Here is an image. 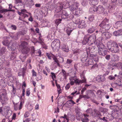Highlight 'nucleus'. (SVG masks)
<instances>
[{
  "label": "nucleus",
  "instance_id": "obj_57",
  "mask_svg": "<svg viewBox=\"0 0 122 122\" xmlns=\"http://www.w3.org/2000/svg\"><path fill=\"white\" fill-rule=\"evenodd\" d=\"M113 35L115 36H119L118 30L115 31L113 33Z\"/></svg>",
  "mask_w": 122,
  "mask_h": 122
},
{
  "label": "nucleus",
  "instance_id": "obj_28",
  "mask_svg": "<svg viewBox=\"0 0 122 122\" xmlns=\"http://www.w3.org/2000/svg\"><path fill=\"white\" fill-rule=\"evenodd\" d=\"M35 48L34 46L31 47V55L32 57H35L36 56V55L35 54Z\"/></svg>",
  "mask_w": 122,
  "mask_h": 122
},
{
  "label": "nucleus",
  "instance_id": "obj_39",
  "mask_svg": "<svg viewBox=\"0 0 122 122\" xmlns=\"http://www.w3.org/2000/svg\"><path fill=\"white\" fill-rule=\"evenodd\" d=\"M112 57L113 61H118V60L119 57L117 55H115L113 56Z\"/></svg>",
  "mask_w": 122,
  "mask_h": 122
},
{
  "label": "nucleus",
  "instance_id": "obj_3",
  "mask_svg": "<svg viewBox=\"0 0 122 122\" xmlns=\"http://www.w3.org/2000/svg\"><path fill=\"white\" fill-rule=\"evenodd\" d=\"M6 49L5 47H2L0 50V60L1 61V62L2 64L3 63L5 65H7L8 64L7 63L8 61H5V57L3 54L6 53L7 52Z\"/></svg>",
  "mask_w": 122,
  "mask_h": 122
},
{
  "label": "nucleus",
  "instance_id": "obj_29",
  "mask_svg": "<svg viewBox=\"0 0 122 122\" xmlns=\"http://www.w3.org/2000/svg\"><path fill=\"white\" fill-rule=\"evenodd\" d=\"M16 56V54L14 51H12L11 52L10 58L11 60L14 59Z\"/></svg>",
  "mask_w": 122,
  "mask_h": 122
},
{
  "label": "nucleus",
  "instance_id": "obj_4",
  "mask_svg": "<svg viewBox=\"0 0 122 122\" xmlns=\"http://www.w3.org/2000/svg\"><path fill=\"white\" fill-rule=\"evenodd\" d=\"M27 44V43L26 42H23L20 46L21 52L23 54H27L30 51V48L26 46Z\"/></svg>",
  "mask_w": 122,
  "mask_h": 122
},
{
  "label": "nucleus",
  "instance_id": "obj_49",
  "mask_svg": "<svg viewBox=\"0 0 122 122\" xmlns=\"http://www.w3.org/2000/svg\"><path fill=\"white\" fill-rule=\"evenodd\" d=\"M61 19H57L55 23L57 25H58L59 24L61 23Z\"/></svg>",
  "mask_w": 122,
  "mask_h": 122
},
{
  "label": "nucleus",
  "instance_id": "obj_42",
  "mask_svg": "<svg viewBox=\"0 0 122 122\" xmlns=\"http://www.w3.org/2000/svg\"><path fill=\"white\" fill-rule=\"evenodd\" d=\"M72 60L68 59L67 60L66 63V64H68L70 65H71L72 64Z\"/></svg>",
  "mask_w": 122,
  "mask_h": 122
},
{
  "label": "nucleus",
  "instance_id": "obj_40",
  "mask_svg": "<svg viewBox=\"0 0 122 122\" xmlns=\"http://www.w3.org/2000/svg\"><path fill=\"white\" fill-rule=\"evenodd\" d=\"M20 58L22 61V62H24L25 61V60L26 58V57L25 56H23V55H21L20 56Z\"/></svg>",
  "mask_w": 122,
  "mask_h": 122
},
{
  "label": "nucleus",
  "instance_id": "obj_33",
  "mask_svg": "<svg viewBox=\"0 0 122 122\" xmlns=\"http://www.w3.org/2000/svg\"><path fill=\"white\" fill-rule=\"evenodd\" d=\"M115 7L114 5L110 6L108 7V9L109 11L111 12H113L115 9Z\"/></svg>",
  "mask_w": 122,
  "mask_h": 122
},
{
  "label": "nucleus",
  "instance_id": "obj_15",
  "mask_svg": "<svg viewBox=\"0 0 122 122\" xmlns=\"http://www.w3.org/2000/svg\"><path fill=\"white\" fill-rule=\"evenodd\" d=\"M105 80V77L102 76H98L96 78L97 81L100 82H103Z\"/></svg>",
  "mask_w": 122,
  "mask_h": 122
},
{
  "label": "nucleus",
  "instance_id": "obj_37",
  "mask_svg": "<svg viewBox=\"0 0 122 122\" xmlns=\"http://www.w3.org/2000/svg\"><path fill=\"white\" fill-rule=\"evenodd\" d=\"M0 85L3 87L5 85V83L4 80L2 79L0 80Z\"/></svg>",
  "mask_w": 122,
  "mask_h": 122
},
{
  "label": "nucleus",
  "instance_id": "obj_34",
  "mask_svg": "<svg viewBox=\"0 0 122 122\" xmlns=\"http://www.w3.org/2000/svg\"><path fill=\"white\" fill-rule=\"evenodd\" d=\"M95 30V28L92 26L88 30V33H92Z\"/></svg>",
  "mask_w": 122,
  "mask_h": 122
},
{
  "label": "nucleus",
  "instance_id": "obj_24",
  "mask_svg": "<svg viewBox=\"0 0 122 122\" xmlns=\"http://www.w3.org/2000/svg\"><path fill=\"white\" fill-rule=\"evenodd\" d=\"M4 71L5 72V74L7 75H11V69L10 68L6 69V68H5Z\"/></svg>",
  "mask_w": 122,
  "mask_h": 122
},
{
  "label": "nucleus",
  "instance_id": "obj_31",
  "mask_svg": "<svg viewBox=\"0 0 122 122\" xmlns=\"http://www.w3.org/2000/svg\"><path fill=\"white\" fill-rule=\"evenodd\" d=\"M103 35H104L105 37L107 38H110L111 36V34L107 32L105 33Z\"/></svg>",
  "mask_w": 122,
  "mask_h": 122
},
{
  "label": "nucleus",
  "instance_id": "obj_5",
  "mask_svg": "<svg viewBox=\"0 0 122 122\" xmlns=\"http://www.w3.org/2000/svg\"><path fill=\"white\" fill-rule=\"evenodd\" d=\"M4 91L3 92L0 93V101L2 104H3L8 100V99L6 95L5 90L4 89L1 90V91Z\"/></svg>",
  "mask_w": 122,
  "mask_h": 122
},
{
  "label": "nucleus",
  "instance_id": "obj_45",
  "mask_svg": "<svg viewBox=\"0 0 122 122\" xmlns=\"http://www.w3.org/2000/svg\"><path fill=\"white\" fill-rule=\"evenodd\" d=\"M95 50V48L94 47L92 46L91 48L90 47H88L87 49H86V51L87 52V53L88 52H90L92 50Z\"/></svg>",
  "mask_w": 122,
  "mask_h": 122
},
{
  "label": "nucleus",
  "instance_id": "obj_32",
  "mask_svg": "<svg viewBox=\"0 0 122 122\" xmlns=\"http://www.w3.org/2000/svg\"><path fill=\"white\" fill-rule=\"evenodd\" d=\"M96 7H92L90 9L89 11L92 13H96Z\"/></svg>",
  "mask_w": 122,
  "mask_h": 122
},
{
  "label": "nucleus",
  "instance_id": "obj_55",
  "mask_svg": "<svg viewBox=\"0 0 122 122\" xmlns=\"http://www.w3.org/2000/svg\"><path fill=\"white\" fill-rule=\"evenodd\" d=\"M111 57V56L110 55H106L105 56V58L106 59L108 60H109Z\"/></svg>",
  "mask_w": 122,
  "mask_h": 122
},
{
  "label": "nucleus",
  "instance_id": "obj_62",
  "mask_svg": "<svg viewBox=\"0 0 122 122\" xmlns=\"http://www.w3.org/2000/svg\"><path fill=\"white\" fill-rule=\"evenodd\" d=\"M39 39L40 40V41H37V42H38V43H42L43 41V39L40 38V37H39Z\"/></svg>",
  "mask_w": 122,
  "mask_h": 122
},
{
  "label": "nucleus",
  "instance_id": "obj_61",
  "mask_svg": "<svg viewBox=\"0 0 122 122\" xmlns=\"http://www.w3.org/2000/svg\"><path fill=\"white\" fill-rule=\"evenodd\" d=\"M86 95H80L79 96V98L81 99L82 98H86Z\"/></svg>",
  "mask_w": 122,
  "mask_h": 122
},
{
  "label": "nucleus",
  "instance_id": "obj_18",
  "mask_svg": "<svg viewBox=\"0 0 122 122\" xmlns=\"http://www.w3.org/2000/svg\"><path fill=\"white\" fill-rule=\"evenodd\" d=\"M86 26V25L84 20H82L80 21L79 25L78 28L80 29L85 28Z\"/></svg>",
  "mask_w": 122,
  "mask_h": 122
},
{
  "label": "nucleus",
  "instance_id": "obj_6",
  "mask_svg": "<svg viewBox=\"0 0 122 122\" xmlns=\"http://www.w3.org/2000/svg\"><path fill=\"white\" fill-rule=\"evenodd\" d=\"M98 49V53L101 56H104L106 55L107 51L104 48L103 45L100 44L97 46Z\"/></svg>",
  "mask_w": 122,
  "mask_h": 122
},
{
  "label": "nucleus",
  "instance_id": "obj_9",
  "mask_svg": "<svg viewBox=\"0 0 122 122\" xmlns=\"http://www.w3.org/2000/svg\"><path fill=\"white\" fill-rule=\"evenodd\" d=\"M86 95L87 99H88L92 97H94L95 96L94 93L91 90L87 91L86 92Z\"/></svg>",
  "mask_w": 122,
  "mask_h": 122
},
{
  "label": "nucleus",
  "instance_id": "obj_12",
  "mask_svg": "<svg viewBox=\"0 0 122 122\" xmlns=\"http://www.w3.org/2000/svg\"><path fill=\"white\" fill-rule=\"evenodd\" d=\"M7 46L8 49L10 51H14L16 49L15 44L11 42H10Z\"/></svg>",
  "mask_w": 122,
  "mask_h": 122
},
{
  "label": "nucleus",
  "instance_id": "obj_21",
  "mask_svg": "<svg viewBox=\"0 0 122 122\" xmlns=\"http://www.w3.org/2000/svg\"><path fill=\"white\" fill-rule=\"evenodd\" d=\"M88 42L89 43L88 36H85L82 42V43L83 45H85Z\"/></svg>",
  "mask_w": 122,
  "mask_h": 122
},
{
  "label": "nucleus",
  "instance_id": "obj_52",
  "mask_svg": "<svg viewBox=\"0 0 122 122\" xmlns=\"http://www.w3.org/2000/svg\"><path fill=\"white\" fill-rule=\"evenodd\" d=\"M9 41L7 40L4 41H3L2 43L3 44L4 46H6L7 45Z\"/></svg>",
  "mask_w": 122,
  "mask_h": 122
},
{
  "label": "nucleus",
  "instance_id": "obj_59",
  "mask_svg": "<svg viewBox=\"0 0 122 122\" xmlns=\"http://www.w3.org/2000/svg\"><path fill=\"white\" fill-rule=\"evenodd\" d=\"M92 111V109L91 108L88 109L86 111V112L87 113H90Z\"/></svg>",
  "mask_w": 122,
  "mask_h": 122
},
{
  "label": "nucleus",
  "instance_id": "obj_58",
  "mask_svg": "<svg viewBox=\"0 0 122 122\" xmlns=\"http://www.w3.org/2000/svg\"><path fill=\"white\" fill-rule=\"evenodd\" d=\"M87 60V58L86 57H82V58L81 59V61L83 62H84L86 61Z\"/></svg>",
  "mask_w": 122,
  "mask_h": 122
},
{
  "label": "nucleus",
  "instance_id": "obj_51",
  "mask_svg": "<svg viewBox=\"0 0 122 122\" xmlns=\"http://www.w3.org/2000/svg\"><path fill=\"white\" fill-rule=\"evenodd\" d=\"M71 31L72 30L70 29H68L66 30V32L68 36L70 35Z\"/></svg>",
  "mask_w": 122,
  "mask_h": 122
},
{
  "label": "nucleus",
  "instance_id": "obj_22",
  "mask_svg": "<svg viewBox=\"0 0 122 122\" xmlns=\"http://www.w3.org/2000/svg\"><path fill=\"white\" fill-rule=\"evenodd\" d=\"M62 48V50L65 52H67L69 51L68 47L66 45L63 44Z\"/></svg>",
  "mask_w": 122,
  "mask_h": 122
},
{
  "label": "nucleus",
  "instance_id": "obj_11",
  "mask_svg": "<svg viewBox=\"0 0 122 122\" xmlns=\"http://www.w3.org/2000/svg\"><path fill=\"white\" fill-rule=\"evenodd\" d=\"M96 13L98 14L102 13L105 10L103 7L101 5L96 7Z\"/></svg>",
  "mask_w": 122,
  "mask_h": 122
},
{
  "label": "nucleus",
  "instance_id": "obj_35",
  "mask_svg": "<svg viewBox=\"0 0 122 122\" xmlns=\"http://www.w3.org/2000/svg\"><path fill=\"white\" fill-rule=\"evenodd\" d=\"M33 0H24V2H25L26 4H30L33 3Z\"/></svg>",
  "mask_w": 122,
  "mask_h": 122
},
{
  "label": "nucleus",
  "instance_id": "obj_19",
  "mask_svg": "<svg viewBox=\"0 0 122 122\" xmlns=\"http://www.w3.org/2000/svg\"><path fill=\"white\" fill-rule=\"evenodd\" d=\"M82 9L81 8H80L79 9H77L75 12V14L76 16H79L82 13Z\"/></svg>",
  "mask_w": 122,
  "mask_h": 122
},
{
  "label": "nucleus",
  "instance_id": "obj_47",
  "mask_svg": "<svg viewBox=\"0 0 122 122\" xmlns=\"http://www.w3.org/2000/svg\"><path fill=\"white\" fill-rule=\"evenodd\" d=\"M88 0H83V2H82L81 4L83 6H85L88 4Z\"/></svg>",
  "mask_w": 122,
  "mask_h": 122
},
{
  "label": "nucleus",
  "instance_id": "obj_36",
  "mask_svg": "<svg viewBox=\"0 0 122 122\" xmlns=\"http://www.w3.org/2000/svg\"><path fill=\"white\" fill-rule=\"evenodd\" d=\"M67 103L68 104H70L71 106H73L74 104H75L76 103L72 100H68Z\"/></svg>",
  "mask_w": 122,
  "mask_h": 122
},
{
  "label": "nucleus",
  "instance_id": "obj_23",
  "mask_svg": "<svg viewBox=\"0 0 122 122\" xmlns=\"http://www.w3.org/2000/svg\"><path fill=\"white\" fill-rule=\"evenodd\" d=\"M98 2V0H91L89 3L91 5H96L97 4Z\"/></svg>",
  "mask_w": 122,
  "mask_h": 122
},
{
  "label": "nucleus",
  "instance_id": "obj_54",
  "mask_svg": "<svg viewBox=\"0 0 122 122\" xmlns=\"http://www.w3.org/2000/svg\"><path fill=\"white\" fill-rule=\"evenodd\" d=\"M10 28L13 30H16L17 29V27L15 25H11Z\"/></svg>",
  "mask_w": 122,
  "mask_h": 122
},
{
  "label": "nucleus",
  "instance_id": "obj_16",
  "mask_svg": "<svg viewBox=\"0 0 122 122\" xmlns=\"http://www.w3.org/2000/svg\"><path fill=\"white\" fill-rule=\"evenodd\" d=\"M89 43L91 42V44L94 42L96 40V36L95 35H92L90 36H88Z\"/></svg>",
  "mask_w": 122,
  "mask_h": 122
},
{
  "label": "nucleus",
  "instance_id": "obj_46",
  "mask_svg": "<svg viewBox=\"0 0 122 122\" xmlns=\"http://www.w3.org/2000/svg\"><path fill=\"white\" fill-rule=\"evenodd\" d=\"M115 65L118 68H120V67L122 68V63L120 62L116 64Z\"/></svg>",
  "mask_w": 122,
  "mask_h": 122
},
{
  "label": "nucleus",
  "instance_id": "obj_38",
  "mask_svg": "<svg viewBox=\"0 0 122 122\" xmlns=\"http://www.w3.org/2000/svg\"><path fill=\"white\" fill-rule=\"evenodd\" d=\"M56 84L57 88V91L58 92L59 94L61 92V89L60 88V86L56 82Z\"/></svg>",
  "mask_w": 122,
  "mask_h": 122
},
{
  "label": "nucleus",
  "instance_id": "obj_44",
  "mask_svg": "<svg viewBox=\"0 0 122 122\" xmlns=\"http://www.w3.org/2000/svg\"><path fill=\"white\" fill-rule=\"evenodd\" d=\"M12 10H8L7 9H3L0 10V12L1 13H4L5 12L9 11H10Z\"/></svg>",
  "mask_w": 122,
  "mask_h": 122
},
{
  "label": "nucleus",
  "instance_id": "obj_20",
  "mask_svg": "<svg viewBox=\"0 0 122 122\" xmlns=\"http://www.w3.org/2000/svg\"><path fill=\"white\" fill-rule=\"evenodd\" d=\"M84 117L82 119L81 121L83 122H88L89 119L87 117H88L89 116L87 114H84Z\"/></svg>",
  "mask_w": 122,
  "mask_h": 122
},
{
  "label": "nucleus",
  "instance_id": "obj_8",
  "mask_svg": "<svg viewBox=\"0 0 122 122\" xmlns=\"http://www.w3.org/2000/svg\"><path fill=\"white\" fill-rule=\"evenodd\" d=\"M59 41L58 39H55L51 43V46L53 50H55L57 49L59 46Z\"/></svg>",
  "mask_w": 122,
  "mask_h": 122
},
{
  "label": "nucleus",
  "instance_id": "obj_30",
  "mask_svg": "<svg viewBox=\"0 0 122 122\" xmlns=\"http://www.w3.org/2000/svg\"><path fill=\"white\" fill-rule=\"evenodd\" d=\"M88 19L90 22H93L95 20V16L93 15L90 16L88 17Z\"/></svg>",
  "mask_w": 122,
  "mask_h": 122
},
{
  "label": "nucleus",
  "instance_id": "obj_25",
  "mask_svg": "<svg viewBox=\"0 0 122 122\" xmlns=\"http://www.w3.org/2000/svg\"><path fill=\"white\" fill-rule=\"evenodd\" d=\"M53 59L54 61L52 62V64H54L56 63L58 66H60V65L59 63V61L57 59V58L56 57H54L53 58Z\"/></svg>",
  "mask_w": 122,
  "mask_h": 122
},
{
  "label": "nucleus",
  "instance_id": "obj_27",
  "mask_svg": "<svg viewBox=\"0 0 122 122\" xmlns=\"http://www.w3.org/2000/svg\"><path fill=\"white\" fill-rule=\"evenodd\" d=\"M93 64V60L91 59H89L88 61L86 62L85 64V66H88L89 65H92Z\"/></svg>",
  "mask_w": 122,
  "mask_h": 122
},
{
  "label": "nucleus",
  "instance_id": "obj_63",
  "mask_svg": "<svg viewBox=\"0 0 122 122\" xmlns=\"http://www.w3.org/2000/svg\"><path fill=\"white\" fill-rule=\"evenodd\" d=\"M119 36L122 35V30H118Z\"/></svg>",
  "mask_w": 122,
  "mask_h": 122
},
{
  "label": "nucleus",
  "instance_id": "obj_26",
  "mask_svg": "<svg viewBox=\"0 0 122 122\" xmlns=\"http://www.w3.org/2000/svg\"><path fill=\"white\" fill-rule=\"evenodd\" d=\"M62 3V4H63V6L64 9H65L69 7L70 3H69L68 1L67 2H64Z\"/></svg>",
  "mask_w": 122,
  "mask_h": 122
},
{
  "label": "nucleus",
  "instance_id": "obj_10",
  "mask_svg": "<svg viewBox=\"0 0 122 122\" xmlns=\"http://www.w3.org/2000/svg\"><path fill=\"white\" fill-rule=\"evenodd\" d=\"M63 4L61 2H59L56 4L57 6L56 8V11L57 12H59L63 8H64L63 7Z\"/></svg>",
  "mask_w": 122,
  "mask_h": 122
},
{
  "label": "nucleus",
  "instance_id": "obj_14",
  "mask_svg": "<svg viewBox=\"0 0 122 122\" xmlns=\"http://www.w3.org/2000/svg\"><path fill=\"white\" fill-rule=\"evenodd\" d=\"M78 3H75L70 6L69 7V8L70 10L72 11H73L77 9L78 8Z\"/></svg>",
  "mask_w": 122,
  "mask_h": 122
},
{
  "label": "nucleus",
  "instance_id": "obj_56",
  "mask_svg": "<svg viewBox=\"0 0 122 122\" xmlns=\"http://www.w3.org/2000/svg\"><path fill=\"white\" fill-rule=\"evenodd\" d=\"M29 115V113L28 112H26L24 115V117H28Z\"/></svg>",
  "mask_w": 122,
  "mask_h": 122
},
{
  "label": "nucleus",
  "instance_id": "obj_7",
  "mask_svg": "<svg viewBox=\"0 0 122 122\" xmlns=\"http://www.w3.org/2000/svg\"><path fill=\"white\" fill-rule=\"evenodd\" d=\"M69 79L70 81H74L75 82L76 84L77 85H79L80 84L83 83L85 81V80H80L77 78L76 76H71L69 78Z\"/></svg>",
  "mask_w": 122,
  "mask_h": 122
},
{
  "label": "nucleus",
  "instance_id": "obj_48",
  "mask_svg": "<svg viewBox=\"0 0 122 122\" xmlns=\"http://www.w3.org/2000/svg\"><path fill=\"white\" fill-rule=\"evenodd\" d=\"M36 56H41V52L40 50H38L37 52H36Z\"/></svg>",
  "mask_w": 122,
  "mask_h": 122
},
{
  "label": "nucleus",
  "instance_id": "obj_2",
  "mask_svg": "<svg viewBox=\"0 0 122 122\" xmlns=\"http://www.w3.org/2000/svg\"><path fill=\"white\" fill-rule=\"evenodd\" d=\"M108 21V20L107 19H105L99 25V26L101 27L99 32L103 34V35L109 30L111 27V25L109 24Z\"/></svg>",
  "mask_w": 122,
  "mask_h": 122
},
{
  "label": "nucleus",
  "instance_id": "obj_53",
  "mask_svg": "<svg viewBox=\"0 0 122 122\" xmlns=\"http://www.w3.org/2000/svg\"><path fill=\"white\" fill-rule=\"evenodd\" d=\"M51 76L52 77V79H53V80L54 81V78H56V76L55 74L53 72H51Z\"/></svg>",
  "mask_w": 122,
  "mask_h": 122
},
{
  "label": "nucleus",
  "instance_id": "obj_1",
  "mask_svg": "<svg viewBox=\"0 0 122 122\" xmlns=\"http://www.w3.org/2000/svg\"><path fill=\"white\" fill-rule=\"evenodd\" d=\"M107 49L112 52L118 53L119 51V47L116 43L110 40L107 43Z\"/></svg>",
  "mask_w": 122,
  "mask_h": 122
},
{
  "label": "nucleus",
  "instance_id": "obj_64",
  "mask_svg": "<svg viewBox=\"0 0 122 122\" xmlns=\"http://www.w3.org/2000/svg\"><path fill=\"white\" fill-rule=\"evenodd\" d=\"M86 88L85 87H83L81 91V94H83L84 91L86 90Z\"/></svg>",
  "mask_w": 122,
  "mask_h": 122
},
{
  "label": "nucleus",
  "instance_id": "obj_43",
  "mask_svg": "<svg viewBox=\"0 0 122 122\" xmlns=\"http://www.w3.org/2000/svg\"><path fill=\"white\" fill-rule=\"evenodd\" d=\"M101 114L99 111L97 113H94L93 116L95 117L101 116Z\"/></svg>",
  "mask_w": 122,
  "mask_h": 122
},
{
  "label": "nucleus",
  "instance_id": "obj_41",
  "mask_svg": "<svg viewBox=\"0 0 122 122\" xmlns=\"http://www.w3.org/2000/svg\"><path fill=\"white\" fill-rule=\"evenodd\" d=\"M80 76L81 79H82V80H85V81L83 83H85L86 82V79L84 76V73L83 72L81 73L80 74Z\"/></svg>",
  "mask_w": 122,
  "mask_h": 122
},
{
  "label": "nucleus",
  "instance_id": "obj_60",
  "mask_svg": "<svg viewBox=\"0 0 122 122\" xmlns=\"http://www.w3.org/2000/svg\"><path fill=\"white\" fill-rule=\"evenodd\" d=\"M70 87V83H68L66 85L65 88L66 90H68L69 88Z\"/></svg>",
  "mask_w": 122,
  "mask_h": 122
},
{
  "label": "nucleus",
  "instance_id": "obj_13",
  "mask_svg": "<svg viewBox=\"0 0 122 122\" xmlns=\"http://www.w3.org/2000/svg\"><path fill=\"white\" fill-rule=\"evenodd\" d=\"M69 14L65 10H62V12L61 18L63 19H66L68 18Z\"/></svg>",
  "mask_w": 122,
  "mask_h": 122
},
{
  "label": "nucleus",
  "instance_id": "obj_17",
  "mask_svg": "<svg viewBox=\"0 0 122 122\" xmlns=\"http://www.w3.org/2000/svg\"><path fill=\"white\" fill-rule=\"evenodd\" d=\"M25 72L26 70L25 68H22L19 71L18 73V75L19 76H22L23 77L24 76Z\"/></svg>",
  "mask_w": 122,
  "mask_h": 122
},
{
  "label": "nucleus",
  "instance_id": "obj_50",
  "mask_svg": "<svg viewBox=\"0 0 122 122\" xmlns=\"http://www.w3.org/2000/svg\"><path fill=\"white\" fill-rule=\"evenodd\" d=\"M80 22V20L79 19H76L75 20V24H76L79 25Z\"/></svg>",
  "mask_w": 122,
  "mask_h": 122
}]
</instances>
